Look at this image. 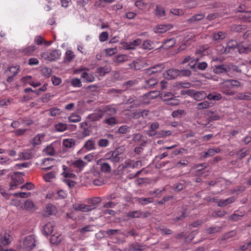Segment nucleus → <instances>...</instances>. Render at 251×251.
I'll use <instances>...</instances> for the list:
<instances>
[{
  "label": "nucleus",
  "mask_w": 251,
  "mask_h": 251,
  "mask_svg": "<svg viewBox=\"0 0 251 251\" xmlns=\"http://www.w3.org/2000/svg\"><path fill=\"white\" fill-rule=\"evenodd\" d=\"M237 47L239 52L240 53H248L251 50V48L249 46H245L242 43L238 44L236 41L231 40L227 43V46L226 50L229 51L231 49H234Z\"/></svg>",
  "instance_id": "f257e3e1"
},
{
  "label": "nucleus",
  "mask_w": 251,
  "mask_h": 251,
  "mask_svg": "<svg viewBox=\"0 0 251 251\" xmlns=\"http://www.w3.org/2000/svg\"><path fill=\"white\" fill-rule=\"evenodd\" d=\"M36 240L34 235H29L24 238L21 244V247L26 251H30L36 246Z\"/></svg>",
  "instance_id": "f03ea898"
},
{
  "label": "nucleus",
  "mask_w": 251,
  "mask_h": 251,
  "mask_svg": "<svg viewBox=\"0 0 251 251\" xmlns=\"http://www.w3.org/2000/svg\"><path fill=\"white\" fill-rule=\"evenodd\" d=\"M23 174L21 172H15L11 176V180L10 182V189L13 190L20 188V185L24 182L22 176Z\"/></svg>",
  "instance_id": "7ed1b4c3"
},
{
  "label": "nucleus",
  "mask_w": 251,
  "mask_h": 251,
  "mask_svg": "<svg viewBox=\"0 0 251 251\" xmlns=\"http://www.w3.org/2000/svg\"><path fill=\"white\" fill-rule=\"evenodd\" d=\"M61 52L60 50H54L51 51H46L41 54V57L46 60L52 61L60 58Z\"/></svg>",
  "instance_id": "20e7f679"
},
{
  "label": "nucleus",
  "mask_w": 251,
  "mask_h": 251,
  "mask_svg": "<svg viewBox=\"0 0 251 251\" xmlns=\"http://www.w3.org/2000/svg\"><path fill=\"white\" fill-rule=\"evenodd\" d=\"M165 69V64L164 63H159L152 66L150 68L145 70V73L148 75L158 74L162 72Z\"/></svg>",
  "instance_id": "39448f33"
},
{
  "label": "nucleus",
  "mask_w": 251,
  "mask_h": 251,
  "mask_svg": "<svg viewBox=\"0 0 251 251\" xmlns=\"http://www.w3.org/2000/svg\"><path fill=\"white\" fill-rule=\"evenodd\" d=\"M221 91L223 93L228 96H233L235 92L231 90V86L229 80H226L220 84Z\"/></svg>",
  "instance_id": "423d86ee"
},
{
  "label": "nucleus",
  "mask_w": 251,
  "mask_h": 251,
  "mask_svg": "<svg viewBox=\"0 0 251 251\" xmlns=\"http://www.w3.org/2000/svg\"><path fill=\"white\" fill-rule=\"evenodd\" d=\"M11 239L8 233L5 230L0 231V245L8 246L10 244Z\"/></svg>",
  "instance_id": "0eeeda50"
},
{
  "label": "nucleus",
  "mask_w": 251,
  "mask_h": 251,
  "mask_svg": "<svg viewBox=\"0 0 251 251\" xmlns=\"http://www.w3.org/2000/svg\"><path fill=\"white\" fill-rule=\"evenodd\" d=\"M141 43V39L138 38L132 42H122L121 45L123 48L125 50H133L136 47L140 45Z\"/></svg>",
  "instance_id": "6e6552de"
},
{
  "label": "nucleus",
  "mask_w": 251,
  "mask_h": 251,
  "mask_svg": "<svg viewBox=\"0 0 251 251\" xmlns=\"http://www.w3.org/2000/svg\"><path fill=\"white\" fill-rule=\"evenodd\" d=\"M173 27L171 24L159 25L155 26L153 31L156 33H163L171 29Z\"/></svg>",
  "instance_id": "1a4fd4ad"
},
{
  "label": "nucleus",
  "mask_w": 251,
  "mask_h": 251,
  "mask_svg": "<svg viewBox=\"0 0 251 251\" xmlns=\"http://www.w3.org/2000/svg\"><path fill=\"white\" fill-rule=\"evenodd\" d=\"M22 81L25 84H28L32 87L36 88L41 85V83L39 81H34L32 80L30 75H26L23 77L21 79Z\"/></svg>",
  "instance_id": "9d476101"
},
{
  "label": "nucleus",
  "mask_w": 251,
  "mask_h": 251,
  "mask_svg": "<svg viewBox=\"0 0 251 251\" xmlns=\"http://www.w3.org/2000/svg\"><path fill=\"white\" fill-rule=\"evenodd\" d=\"M163 75L164 77L167 79H173L179 75V71L176 69H169L163 73Z\"/></svg>",
  "instance_id": "9b49d317"
},
{
  "label": "nucleus",
  "mask_w": 251,
  "mask_h": 251,
  "mask_svg": "<svg viewBox=\"0 0 251 251\" xmlns=\"http://www.w3.org/2000/svg\"><path fill=\"white\" fill-rule=\"evenodd\" d=\"M55 224L53 222L48 223L43 227V233L46 236L50 235L53 231Z\"/></svg>",
  "instance_id": "f8f14e48"
},
{
  "label": "nucleus",
  "mask_w": 251,
  "mask_h": 251,
  "mask_svg": "<svg viewBox=\"0 0 251 251\" xmlns=\"http://www.w3.org/2000/svg\"><path fill=\"white\" fill-rule=\"evenodd\" d=\"M73 207L76 210H80L84 212L91 211L93 208L91 206L82 203L74 204Z\"/></svg>",
  "instance_id": "ddd939ff"
},
{
  "label": "nucleus",
  "mask_w": 251,
  "mask_h": 251,
  "mask_svg": "<svg viewBox=\"0 0 251 251\" xmlns=\"http://www.w3.org/2000/svg\"><path fill=\"white\" fill-rule=\"evenodd\" d=\"M45 135L43 133L38 134L30 141L33 147L40 145L44 138Z\"/></svg>",
  "instance_id": "4468645a"
},
{
  "label": "nucleus",
  "mask_w": 251,
  "mask_h": 251,
  "mask_svg": "<svg viewBox=\"0 0 251 251\" xmlns=\"http://www.w3.org/2000/svg\"><path fill=\"white\" fill-rule=\"evenodd\" d=\"M88 71H83L81 73V78L83 79V80L85 82L90 83L92 82L95 80V77L92 74L88 73Z\"/></svg>",
  "instance_id": "2eb2a0df"
},
{
  "label": "nucleus",
  "mask_w": 251,
  "mask_h": 251,
  "mask_svg": "<svg viewBox=\"0 0 251 251\" xmlns=\"http://www.w3.org/2000/svg\"><path fill=\"white\" fill-rule=\"evenodd\" d=\"M57 210L56 207L51 204H48L46 207L44 211L45 216H49L51 215H55L57 213Z\"/></svg>",
  "instance_id": "dca6fc26"
},
{
  "label": "nucleus",
  "mask_w": 251,
  "mask_h": 251,
  "mask_svg": "<svg viewBox=\"0 0 251 251\" xmlns=\"http://www.w3.org/2000/svg\"><path fill=\"white\" fill-rule=\"evenodd\" d=\"M55 161L54 159L50 158H45L43 161V165L44 167L42 168L43 170H49L54 165Z\"/></svg>",
  "instance_id": "f3484780"
},
{
  "label": "nucleus",
  "mask_w": 251,
  "mask_h": 251,
  "mask_svg": "<svg viewBox=\"0 0 251 251\" xmlns=\"http://www.w3.org/2000/svg\"><path fill=\"white\" fill-rule=\"evenodd\" d=\"M87 126V124L86 122H82V123H80V127L81 128H83V129L82 131V132L80 133V135L81 137H82V138L86 137L90 135L91 130L89 129V128H88L87 127H85V126Z\"/></svg>",
  "instance_id": "a211bd4d"
},
{
  "label": "nucleus",
  "mask_w": 251,
  "mask_h": 251,
  "mask_svg": "<svg viewBox=\"0 0 251 251\" xmlns=\"http://www.w3.org/2000/svg\"><path fill=\"white\" fill-rule=\"evenodd\" d=\"M176 43V40L174 38H172L166 40L163 42L161 48L164 49H168L173 47Z\"/></svg>",
  "instance_id": "6ab92c4d"
},
{
  "label": "nucleus",
  "mask_w": 251,
  "mask_h": 251,
  "mask_svg": "<svg viewBox=\"0 0 251 251\" xmlns=\"http://www.w3.org/2000/svg\"><path fill=\"white\" fill-rule=\"evenodd\" d=\"M124 159V156L121 154L119 153L118 150H116L113 152V155L112 157L111 162L113 163H117Z\"/></svg>",
  "instance_id": "aec40b11"
},
{
  "label": "nucleus",
  "mask_w": 251,
  "mask_h": 251,
  "mask_svg": "<svg viewBox=\"0 0 251 251\" xmlns=\"http://www.w3.org/2000/svg\"><path fill=\"white\" fill-rule=\"evenodd\" d=\"M86 165V163L81 159H77L72 162L73 167L78 169L81 171Z\"/></svg>",
  "instance_id": "412c9836"
},
{
  "label": "nucleus",
  "mask_w": 251,
  "mask_h": 251,
  "mask_svg": "<svg viewBox=\"0 0 251 251\" xmlns=\"http://www.w3.org/2000/svg\"><path fill=\"white\" fill-rule=\"evenodd\" d=\"M63 172L62 173V175L65 177V178H75L76 177V176L72 173L70 171V170L65 165H63Z\"/></svg>",
  "instance_id": "4be33fe9"
},
{
  "label": "nucleus",
  "mask_w": 251,
  "mask_h": 251,
  "mask_svg": "<svg viewBox=\"0 0 251 251\" xmlns=\"http://www.w3.org/2000/svg\"><path fill=\"white\" fill-rule=\"evenodd\" d=\"M235 200V199L234 197H231L226 200H221L218 201L217 202L219 206L223 207L233 202Z\"/></svg>",
  "instance_id": "5701e85b"
},
{
  "label": "nucleus",
  "mask_w": 251,
  "mask_h": 251,
  "mask_svg": "<svg viewBox=\"0 0 251 251\" xmlns=\"http://www.w3.org/2000/svg\"><path fill=\"white\" fill-rule=\"evenodd\" d=\"M229 67L224 65L215 66L213 68V71L216 74H220L227 72Z\"/></svg>",
  "instance_id": "b1692460"
},
{
  "label": "nucleus",
  "mask_w": 251,
  "mask_h": 251,
  "mask_svg": "<svg viewBox=\"0 0 251 251\" xmlns=\"http://www.w3.org/2000/svg\"><path fill=\"white\" fill-rule=\"evenodd\" d=\"M56 173L57 172L55 171H53L45 174L43 176V178L46 182H51L52 179L55 178Z\"/></svg>",
  "instance_id": "393cba45"
},
{
  "label": "nucleus",
  "mask_w": 251,
  "mask_h": 251,
  "mask_svg": "<svg viewBox=\"0 0 251 251\" xmlns=\"http://www.w3.org/2000/svg\"><path fill=\"white\" fill-rule=\"evenodd\" d=\"M235 99L237 100H251V94L247 92L241 93L236 95Z\"/></svg>",
  "instance_id": "a878e982"
},
{
  "label": "nucleus",
  "mask_w": 251,
  "mask_h": 251,
  "mask_svg": "<svg viewBox=\"0 0 251 251\" xmlns=\"http://www.w3.org/2000/svg\"><path fill=\"white\" fill-rule=\"evenodd\" d=\"M83 148L87 151H91L95 148V142L93 139L86 141L83 146Z\"/></svg>",
  "instance_id": "bb28decb"
},
{
  "label": "nucleus",
  "mask_w": 251,
  "mask_h": 251,
  "mask_svg": "<svg viewBox=\"0 0 251 251\" xmlns=\"http://www.w3.org/2000/svg\"><path fill=\"white\" fill-rule=\"evenodd\" d=\"M239 12H242V14L239 16L240 18H242L244 21H249V19L251 18V11L244 12L241 6H240L239 9L237 10Z\"/></svg>",
  "instance_id": "cd10ccee"
},
{
  "label": "nucleus",
  "mask_w": 251,
  "mask_h": 251,
  "mask_svg": "<svg viewBox=\"0 0 251 251\" xmlns=\"http://www.w3.org/2000/svg\"><path fill=\"white\" fill-rule=\"evenodd\" d=\"M75 141L73 138H67L63 140V145L67 148H71L75 145Z\"/></svg>",
  "instance_id": "c85d7f7f"
},
{
  "label": "nucleus",
  "mask_w": 251,
  "mask_h": 251,
  "mask_svg": "<svg viewBox=\"0 0 251 251\" xmlns=\"http://www.w3.org/2000/svg\"><path fill=\"white\" fill-rule=\"evenodd\" d=\"M155 15L160 18L164 19L166 15L165 9L161 6L158 5L156 6Z\"/></svg>",
  "instance_id": "c756f323"
},
{
  "label": "nucleus",
  "mask_w": 251,
  "mask_h": 251,
  "mask_svg": "<svg viewBox=\"0 0 251 251\" xmlns=\"http://www.w3.org/2000/svg\"><path fill=\"white\" fill-rule=\"evenodd\" d=\"M62 237L60 233H55L51 235L50 241L52 244H57L61 241Z\"/></svg>",
  "instance_id": "7c9ffc66"
},
{
  "label": "nucleus",
  "mask_w": 251,
  "mask_h": 251,
  "mask_svg": "<svg viewBox=\"0 0 251 251\" xmlns=\"http://www.w3.org/2000/svg\"><path fill=\"white\" fill-rule=\"evenodd\" d=\"M33 156V154L31 151H25L21 152L19 154V157L23 160H28L31 159Z\"/></svg>",
  "instance_id": "2f4dec72"
},
{
  "label": "nucleus",
  "mask_w": 251,
  "mask_h": 251,
  "mask_svg": "<svg viewBox=\"0 0 251 251\" xmlns=\"http://www.w3.org/2000/svg\"><path fill=\"white\" fill-rule=\"evenodd\" d=\"M205 17V15L204 14H196L192 17H191L190 18H189L187 21L188 23H193L196 21H200L202 19H203Z\"/></svg>",
  "instance_id": "473e14b6"
},
{
  "label": "nucleus",
  "mask_w": 251,
  "mask_h": 251,
  "mask_svg": "<svg viewBox=\"0 0 251 251\" xmlns=\"http://www.w3.org/2000/svg\"><path fill=\"white\" fill-rule=\"evenodd\" d=\"M207 98L206 93L204 91L195 92L194 99L197 100H201Z\"/></svg>",
  "instance_id": "72a5a7b5"
},
{
  "label": "nucleus",
  "mask_w": 251,
  "mask_h": 251,
  "mask_svg": "<svg viewBox=\"0 0 251 251\" xmlns=\"http://www.w3.org/2000/svg\"><path fill=\"white\" fill-rule=\"evenodd\" d=\"M159 127V124L157 122L153 123L151 124L150 126V130L148 131V134L149 136H152L155 135V130Z\"/></svg>",
  "instance_id": "f704fd0d"
},
{
  "label": "nucleus",
  "mask_w": 251,
  "mask_h": 251,
  "mask_svg": "<svg viewBox=\"0 0 251 251\" xmlns=\"http://www.w3.org/2000/svg\"><path fill=\"white\" fill-rule=\"evenodd\" d=\"M102 115L100 113H94L89 114L87 118L91 121H97L101 118Z\"/></svg>",
  "instance_id": "c9c22d12"
},
{
  "label": "nucleus",
  "mask_w": 251,
  "mask_h": 251,
  "mask_svg": "<svg viewBox=\"0 0 251 251\" xmlns=\"http://www.w3.org/2000/svg\"><path fill=\"white\" fill-rule=\"evenodd\" d=\"M81 119V117L77 114L73 113L68 118V121L70 123H77Z\"/></svg>",
  "instance_id": "e433bc0d"
},
{
  "label": "nucleus",
  "mask_w": 251,
  "mask_h": 251,
  "mask_svg": "<svg viewBox=\"0 0 251 251\" xmlns=\"http://www.w3.org/2000/svg\"><path fill=\"white\" fill-rule=\"evenodd\" d=\"M222 95L218 93L214 92L207 95V98L209 100H218L222 99Z\"/></svg>",
  "instance_id": "4c0bfd02"
},
{
  "label": "nucleus",
  "mask_w": 251,
  "mask_h": 251,
  "mask_svg": "<svg viewBox=\"0 0 251 251\" xmlns=\"http://www.w3.org/2000/svg\"><path fill=\"white\" fill-rule=\"evenodd\" d=\"M67 193L62 190H58L54 194V197L56 199H62L67 197Z\"/></svg>",
  "instance_id": "58836bf2"
},
{
  "label": "nucleus",
  "mask_w": 251,
  "mask_h": 251,
  "mask_svg": "<svg viewBox=\"0 0 251 251\" xmlns=\"http://www.w3.org/2000/svg\"><path fill=\"white\" fill-rule=\"evenodd\" d=\"M130 127L127 125H123L119 127L117 132L120 134H125L129 132Z\"/></svg>",
  "instance_id": "ea45409f"
},
{
  "label": "nucleus",
  "mask_w": 251,
  "mask_h": 251,
  "mask_svg": "<svg viewBox=\"0 0 251 251\" xmlns=\"http://www.w3.org/2000/svg\"><path fill=\"white\" fill-rule=\"evenodd\" d=\"M71 85L75 88H79L82 86V83L80 79L78 78H73L71 80Z\"/></svg>",
  "instance_id": "a19ab883"
},
{
  "label": "nucleus",
  "mask_w": 251,
  "mask_h": 251,
  "mask_svg": "<svg viewBox=\"0 0 251 251\" xmlns=\"http://www.w3.org/2000/svg\"><path fill=\"white\" fill-rule=\"evenodd\" d=\"M67 128V126L66 124L59 123L55 125V129L59 132H63L65 131Z\"/></svg>",
  "instance_id": "79ce46f5"
},
{
  "label": "nucleus",
  "mask_w": 251,
  "mask_h": 251,
  "mask_svg": "<svg viewBox=\"0 0 251 251\" xmlns=\"http://www.w3.org/2000/svg\"><path fill=\"white\" fill-rule=\"evenodd\" d=\"M153 44L150 40L145 41L142 44V48L145 50H151L153 48Z\"/></svg>",
  "instance_id": "37998d69"
},
{
  "label": "nucleus",
  "mask_w": 251,
  "mask_h": 251,
  "mask_svg": "<svg viewBox=\"0 0 251 251\" xmlns=\"http://www.w3.org/2000/svg\"><path fill=\"white\" fill-rule=\"evenodd\" d=\"M114 0H99L96 2L95 5L98 7H104L105 3H112Z\"/></svg>",
  "instance_id": "c03bdc74"
},
{
  "label": "nucleus",
  "mask_w": 251,
  "mask_h": 251,
  "mask_svg": "<svg viewBox=\"0 0 251 251\" xmlns=\"http://www.w3.org/2000/svg\"><path fill=\"white\" fill-rule=\"evenodd\" d=\"M24 208L27 210H33L34 208V204L32 201L27 200L24 203Z\"/></svg>",
  "instance_id": "a18cd8bd"
},
{
  "label": "nucleus",
  "mask_w": 251,
  "mask_h": 251,
  "mask_svg": "<svg viewBox=\"0 0 251 251\" xmlns=\"http://www.w3.org/2000/svg\"><path fill=\"white\" fill-rule=\"evenodd\" d=\"M75 55L74 52L71 50H67L65 53V60L67 62H71L75 57Z\"/></svg>",
  "instance_id": "49530a36"
},
{
  "label": "nucleus",
  "mask_w": 251,
  "mask_h": 251,
  "mask_svg": "<svg viewBox=\"0 0 251 251\" xmlns=\"http://www.w3.org/2000/svg\"><path fill=\"white\" fill-rule=\"evenodd\" d=\"M36 49V47L35 46L32 45L28 46L27 47L25 48L22 50V51L25 54H30L32 53Z\"/></svg>",
  "instance_id": "de8ad7c7"
},
{
  "label": "nucleus",
  "mask_w": 251,
  "mask_h": 251,
  "mask_svg": "<svg viewBox=\"0 0 251 251\" xmlns=\"http://www.w3.org/2000/svg\"><path fill=\"white\" fill-rule=\"evenodd\" d=\"M104 123L109 126H114L118 124V121L113 117L105 119Z\"/></svg>",
  "instance_id": "09e8293b"
},
{
  "label": "nucleus",
  "mask_w": 251,
  "mask_h": 251,
  "mask_svg": "<svg viewBox=\"0 0 251 251\" xmlns=\"http://www.w3.org/2000/svg\"><path fill=\"white\" fill-rule=\"evenodd\" d=\"M118 51L117 48H107L105 50V52L106 56H111L116 54Z\"/></svg>",
  "instance_id": "8fccbe9b"
},
{
  "label": "nucleus",
  "mask_w": 251,
  "mask_h": 251,
  "mask_svg": "<svg viewBox=\"0 0 251 251\" xmlns=\"http://www.w3.org/2000/svg\"><path fill=\"white\" fill-rule=\"evenodd\" d=\"M138 201L142 204H147L153 202V199L151 198H140L138 199Z\"/></svg>",
  "instance_id": "3c124183"
},
{
  "label": "nucleus",
  "mask_w": 251,
  "mask_h": 251,
  "mask_svg": "<svg viewBox=\"0 0 251 251\" xmlns=\"http://www.w3.org/2000/svg\"><path fill=\"white\" fill-rule=\"evenodd\" d=\"M226 34L223 32H219L213 34V38L214 40H222L226 37Z\"/></svg>",
  "instance_id": "603ef678"
},
{
  "label": "nucleus",
  "mask_w": 251,
  "mask_h": 251,
  "mask_svg": "<svg viewBox=\"0 0 251 251\" xmlns=\"http://www.w3.org/2000/svg\"><path fill=\"white\" fill-rule=\"evenodd\" d=\"M20 69L19 65L12 66L8 68L7 71H9L13 76H15Z\"/></svg>",
  "instance_id": "864d4df0"
},
{
  "label": "nucleus",
  "mask_w": 251,
  "mask_h": 251,
  "mask_svg": "<svg viewBox=\"0 0 251 251\" xmlns=\"http://www.w3.org/2000/svg\"><path fill=\"white\" fill-rule=\"evenodd\" d=\"M210 106V102L208 101H204L199 103L197 105L198 109H202L207 108Z\"/></svg>",
  "instance_id": "5fc2aeb1"
},
{
  "label": "nucleus",
  "mask_w": 251,
  "mask_h": 251,
  "mask_svg": "<svg viewBox=\"0 0 251 251\" xmlns=\"http://www.w3.org/2000/svg\"><path fill=\"white\" fill-rule=\"evenodd\" d=\"M164 100L168 101V104L170 105H177L179 103L178 100L174 99L172 97L169 99H164Z\"/></svg>",
  "instance_id": "6e6d98bb"
},
{
  "label": "nucleus",
  "mask_w": 251,
  "mask_h": 251,
  "mask_svg": "<svg viewBox=\"0 0 251 251\" xmlns=\"http://www.w3.org/2000/svg\"><path fill=\"white\" fill-rule=\"evenodd\" d=\"M110 71V69L106 67H100L97 68V73L100 74V75H104L105 74L108 73Z\"/></svg>",
  "instance_id": "4d7b16f0"
},
{
  "label": "nucleus",
  "mask_w": 251,
  "mask_h": 251,
  "mask_svg": "<svg viewBox=\"0 0 251 251\" xmlns=\"http://www.w3.org/2000/svg\"><path fill=\"white\" fill-rule=\"evenodd\" d=\"M101 170L105 173H109L111 171V167L109 164L107 163H103L100 166Z\"/></svg>",
  "instance_id": "13d9d810"
},
{
  "label": "nucleus",
  "mask_w": 251,
  "mask_h": 251,
  "mask_svg": "<svg viewBox=\"0 0 251 251\" xmlns=\"http://www.w3.org/2000/svg\"><path fill=\"white\" fill-rule=\"evenodd\" d=\"M127 59V56L124 54H121L116 56L114 58V61L117 63H121Z\"/></svg>",
  "instance_id": "bf43d9fd"
},
{
  "label": "nucleus",
  "mask_w": 251,
  "mask_h": 251,
  "mask_svg": "<svg viewBox=\"0 0 251 251\" xmlns=\"http://www.w3.org/2000/svg\"><path fill=\"white\" fill-rule=\"evenodd\" d=\"M108 36V33L106 31H103L100 34L99 39L100 42H103L107 40Z\"/></svg>",
  "instance_id": "052dcab7"
},
{
  "label": "nucleus",
  "mask_w": 251,
  "mask_h": 251,
  "mask_svg": "<svg viewBox=\"0 0 251 251\" xmlns=\"http://www.w3.org/2000/svg\"><path fill=\"white\" fill-rule=\"evenodd\" d=\"M199 60V58L198 57L194 58L193 57L191 56V59L189 61L188 65L192 69L195 68L196 67V64L197 62Z\"/></svg>",
  "instance_id": "680f3d73"
},
{
  "label": "nucleus",
  "mask_w": 251,
  "mask_h": 251,
  "mask_svg": "<svg viewBox=\"0 0 251 251\" xmlns=\"http://www.w3.org/2000/svg\"><path fill=\"white\" fill-rule=\"evenodd\" d=\"M158 80L156 79L151 78L146 81V87H151L157 84Z\"/></svg>",
  "instance_id": "e2e57ef3"
},
{
  "label": "nucleus",
  "mask_w": 251,
  "mask_h": 251,
  "mask_svg": "<svg viewBox=\"0 0 251 251\" xmlns=\"http://www.w3.org/2000/svg\"><path fill=\"white\" fill-rule=\"evenodd\" d=\"M51 81L52 82V84L55 86L59 85L62 83L61 79L60 77L55 75L52 76Z\"/></svg>",
  "instance_id": "0e129e2a"
},
{
  "label": "nucleus",
  "mask_w": 251,
  "mask_h": 251,
  "mask_svg": "<svg viewBox=\"0 0 251 251\" xmlns=\"http://www.w3.org/2000/svg\"><path fill=\"white\" fill-rule=\"evenodd\" d=\"M248 153V151L245 149H243L238 152L237 155L239 158L241 159L247 155Z\"/></svg>",
  "instance_id": "69168bd1"
},
{
  "label": "nucleus",
  "mask_w": 251,
  "mask_h": 251,
  "mask_svg": "<svg viewBox=\"0 0 251 251\" xmlns=\"http://www.w3.org/2000/svg\"><path fill=\"white\" fill-rule=\"evenodd\" d=\"M44 152L47 154L51 155L54 153V150L53 147L50 145L47 147V148L44 150Z\"/></svg>",
  "instance_id": "338daca9"
},
{
  "label": "nucleus",
  "mask_w": 251,
  "mask_h": 251,
  "mask_svg": "<svg viewBox=\"0 0 251 251\" xmlns=\"http://www.w3.org/2000/svg\"><path fill=\"white\" fill-rule=\"evenodd\" d=\"M184 113L183 110H177L172 112V115L174 118H179Z\"/></svg>",
  "instance_id": "774afa93"
}]
</instances>
